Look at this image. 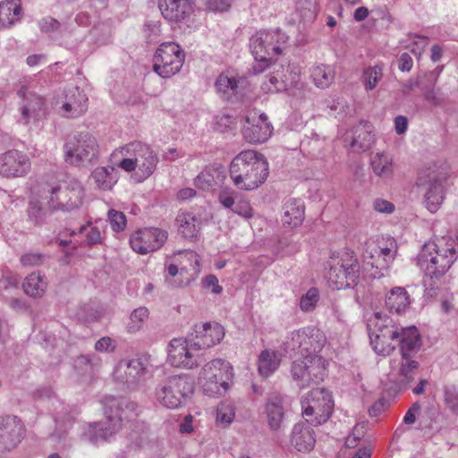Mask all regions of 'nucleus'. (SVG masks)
<instances>
[{
	"label": "nucleus",
	"mask_w": 458,
	"mask_h": 458,
	"mask_svg": "<svg viewBox=\"0 0 458 458\" xmlns=\"http://www.w3.org/2000/svg\"><path fill=\"white\" fill-rule=\"evenodd\" d=\"M456 259V251L452 244L429 242L423 245L417 259V265L424 274L425 292L430 297L437 295L443 279Z\"/></svg>",
	"instance_id": "nucleus-1"
},
{
	"label": "nucleus",
	"mask_w": 458,
	"mask_h": 458,
	"mask_svg": "<svg viewBox=\"0 0 458 458\" xmlns=\"http://www.w3.org/2000/svg\"><path fill=\"white\" fill-rule=\"evenodd\" d=\"M110 162L127 173H135L139 182L150 177L158 164V157L148 144L134 140L116 148Z\"/></svg>",
	"instance_id": "nucleus-2"
},
{
	"label": "nucleus",
	"mask_w": 458,
	"mask_h": 458,
	"mask_svg": "<svg viewBox=\"0 0 458 458\" xmlns=\"http://www.w3.org/2000/svg\"><path fill=\"white\" fill-rule=\"evenodd\" d=\"M229 174L233 185L242 191H253L268 176V163L255 150H243L232 160Z\"/></svg>",
	"instance_id": "nucleus-3"
},
{
	"label": "nucleus",
	"mask_w": 458,
	"mask_h": 458,
	"mask_svg": "<svg viewBox=\"0 0 458 458\" xmlns=\"http://www.w3.org/2000/svg\"><path fill=\"white\" fill-rule=\"evenodd\" d=\"M288 37L281 30H260L250 39V47L255 59L254 73L264 72L272 60L282 54Z\"/></svg>",
	"instance_id": "nucleus-4"
},
{
	"label": "nucleus",
	"mask_w": 458,
	"mask_h": 458,
	"mask_svg": "<svg viewBox=\"0 0 458 458\" xmlns=\"http://www.w3.org/2000/svg\"><path fill=\"white\" fill-rule=\"evenodd\" d=\"M327 278L331 287L349 288L355 285L360 276V265L353 252L333 254L328 261Z\"/></svg>",
	"instance_id": "nucleus-5"
},
{
	"label": "nucleus",
	"mask_w": 458,
	"mask_h": 458,
	"mask_svg": "<svg viewBox=\"0 0 458 458\" xmlns=\"http://www.w3.org/2000/svg\"><path fill=\"white\" fill-rule=\"evenodd\" d=\"M65 160L79 167H89L98 161L99 145L94 135L83 131L69 138L64 145Z\"/></svg>",
	"instance_id": "nucleus-6"
},
{
	"label": "nucleus",
	"mask_w": 458,
	"mask_h": 458,
	"mask_svg": "<svg viewBox=\"0 0 458 458\" xmlns=\"http://www.w3.org/2000/svg\"><path fill=\"white\" fill-rule=\"evenodd\" d=\"M233 377L230 363L223 359H215L202 367L198 380L205 394L217 396L228 390Z\"/></svg>",
	"instance_id": "nucleus-7"
},
{
	"label": "nucleus",
	"mask_w": 458,
	"mask_h": 458,
	"mask_svg": "<svg viewBox=\"0 0 458 458\" xmlns=\"http://www.w3.org/2000/svg\"><path fill=\"white\" fill-rule=\"evenodd\" d=\"M41 192L43 199L47 200L48 209L76 208L83 197V189L77 181L42 185Z\"/></svg>",
	"instance_id": "nucleus-8"
},
{
	"label": "nucleus",
	"mask_w": 458,
	"mask_h": 458,
	"mask_svg": "<svg viewBox=\"0 0 458 458\" xmlns=\"http://www.w3.org/2000/svg\"><path fill=\"white\" fill-rule=\"evenodd\" d=\"M370 344L376 352L382 355H388L394 350L396 342L401 331L392 323L388 318H382L377 312L368 322Z\"/></svg>",
	"instance_id": "nucleus-9"
},
{
	"label": "nucleus",
	"mask_w": 458,
	"mask_h": 458,
	"mask_svg": "<svg viewBox=\"0 0 458 458\" xmlns=\"http://www.w3.org/2000/svg\"><path fill=\"white\" fill-rule=\"evenodd\" d=\"M193 384L185 376H173L163 380L155 390V398L162 406L176 409L193 393Z\"/></svg>",
	"instance_id": "nucleus-10"
},
{
	"label": "nucleus",
	"mask_w": 458,
	"mask_h": 458,
	"mask_svg": "<svg viewBox=\"0 0 458 458\" xmlns=\"http://www.w3.org/2000/svg\"><path fill=\"white\" fill-rule=\"evenodd\" d=\"M302 416L312 425L328 420L334 409L331 394L324 388H313L301 400Z\"/></svg>",
	"instance_id": "nucleus-11"
},
{
	"label": "nucleus",
	"mask_w": 458,
	"mask_h": 458,
	"mask_svg": "<svg viewBox=\"0 0 458 458\" xmlns=\"http://www.w3.org/2000/svg\"><path fill=\"white\" fill-rule=\"evenodd\" d=\"M450 174V165L446 163H441L429 167L425 178H420V184H428L425 201L427 208L432 213L438 209L444 200L445 183Z\"/></svg>",
	"instance_id": "nucleus-12"
},
{
	"label": "nucleus",
	"mask_w": 458,
	"mask_h": 458,
	"mask_svg": "<svg viewBox=\"0 0 458 458\" xmlns=\"http://www.w3.org/2000/svg\"><path fill=\"white\" fill-rule=\"evenodd\" d=\"M185 54L180 45L165 42L159 45L153 57V70L162 78L178 73L184 63Z\"/></svg>",
	"instance_id": "nucleus-13"
},
{
	"label": "nucleus",
	"mask_w": 458,
	"mask_h": 458,
	"mask_svg": "<svg viewBox=\"0 0 458 458\" xmlns=\"http://www.w3.org/2000/svg\"><path fill=\"white\" fill-rule=\"evenodd\" d=\"M326 361L319 355H310L293 362L291 374L301 389L317 385L323 380Z\"/></svg>",
	"instance_id": "nucleus-14"
},
{
	"label": "nucleus",
	"mask_w": 458,
	"mask_h": 458,
	"mask_svg": "<svg viewBox=\"0 0 458 458\" xmlns=\"http://www.w3.org/2000/svg\"><path fill=\"white\" fill-rule=\"evenodd\" d=\"M167 352V360L175 368L192 369L205 360L203 352L196 345H193L191 338L189 340L172 339Z\"/></svg>",
	"instance_id": "nucleus-15"
},
{
	"label": "nucleus",
	"mask_w": 458,
	"mask_h": 458,
	"mask_svg": "<svg viewBox=\"0 0 458 458\" xmlns=\"http://www.w3.org/2000/svg\"><path fill=\"white\" fill-rule=\"evenodd\" d=\"M126 403L115 397H108L105 401L106 420L96 423L93 426V431L102 439H108L115 434L122 427L123 409L122 406Z\"/></svg>",
	"instance_id": "nucleus-16"
},
{
	"label": "nucleus",
	"mask_w": 458,
	"mask_h": 458,
	"mask_svg": "<svg viewBox=\"0 0 458 458\" xmlns=\"http://www.w3.org/2000/svg\"><path fill=\"white\" fill-rule=\"evenodd\" d=\"M273 126L264 113L249 111L244 116L242 136L250 144L263 143L272 135Z\"/></svg>",
	"instance_id": "nucleus-17"
},
{
	"label": "nucleus",
	"mask_w": 458,
	"mask_h": 458,
	"mask_svg": "<svg viewBox=\"0 0 458 458\" xmlns=\"http://www.w3.org/2000/svg\"><path fill=\"white\" fill-rule=\"evenodd\" d=\"M167 240V232L156 227L137 230L130 238L131 249L139 254H147L160 249Z\"/></svg>",
	"instance_id": "nucleus-18"
},
{
	"label": "nucleus",
	"mask_w": 458,
	"mask_h": 458,
	"mask_svg": "<svg viewBox=\"0 0 458 458\" xmlns=\"http://www.w3.org/2000/svg\"><path fill=\"white\" fill-rule=\"evenodd\" d=\"M148 366L140 359L123 360L115 366L114 379L128 387L137 386L148 374Z\"/></svg>",
	"instance_id": "nucleus-19"
},
{
	"label": "nucleus",
	"mask_w": 458,
	"mask_h": 458,
	"mask_svg": "<svg viewBox=\"0 0 458 458\" xmlns=\"http://www.w3.org/2000/svg\"><path fill=\"white\" fill-rule=\"evenodd\" d=\"M31 168L27 154L11 149L0 154V175L4 178H18L27 175Z\"/></svg>",
	"instance_id": "nucleus-20"
},
{
	"label": "nucleus",
	"mask_w": 458,
	"mask_h": 458,
	"mask_svg": "<svg viewBox=\"0 0 458 458\" xmlns=\"http://www.w3.org/2000/svg\"><path fill=\"white\" fill-rule=\"evenodd\" d=\"M20 83L21 87L18 90V95L23 100L20 107L21 114V121L27 124L30 121L40 120L46 114L45 99L34 91L30 90V88L22 84L21 81Z\"/></svg>",
	"instance_id": "nucleus-21"
},
{
	"label": "nucleus",
	"mask_w": 458,
	"mask_h": 458,
	"mask_svg": "<svg viewBox=\"0 0 458 458\" xmlns=\"http://www.w3.org/2000/svg\"><path fill=\"white\" fill-rule=\"evenodd\" d=\"M224 336L225 329L220 324L206 322L194 326L191 339L193 345H196L201 352L219 344Z\"/></svg>",
	"instance_id": "nucleus-22"
},
{
	"label": "nucleus",
	"mask_w": 458,
	"mask_h": 458,
	"mask_svg": "<svg viewBox=\"0 0 458 458\" xmlns=\"http://www.w3.org/2000/svg\"><path fill=\"white\" fill-rule=\"evenodd\" d=\"M24 426L21 420L13 415L0 418V450H12L22 439Z\"/></svg>",
	"instance_id": "nucleus-23"
},
{
	"label": "nucleus",
	"mask_w": 458,
	"mask_h": 458,
	"mask_svg": "<svg viewBox=\"0 0 458 458\" xmlns=\"http://www.w3.org/2000/svg\"><path fill=\"white\" fill-rule=\"evenodd\" d=\"M158 7L166 21L180 23L188 21L193 13L194 1L158 0Z\"/></svg>",
	"instance_id": "nucleus-24"
},
{
	"label": "nucleus",
	"mask_w": 458,
	"mask_h": 458,
	"mask_svg": "<svg viewBox=\"0 0 458 458\" xmlns=\"http://www.w3.org/2000/svg\"><path fill=\"white\" fill-rule=\"evenodd\" d=\"M88 109V98L78 87L65 91L60 113L68 118H76L82 115Z\"/></svg>",
	"instance_id": "nucleus-25"
},
{
	"label": "nucleus",
	"mask_w": 458,
	"mask_h": 458,
	"mask_svg": "<svg viewBox=\"0 0 458 458\" xmlns=\"http://www.w3.org/2000/svg\"><path fill=\"white\" fill-rule=\"evenodd\" d=\"M395 256V250H394L393 242L389 247H380L377 244H368L367 249L363 253L365 260L368 261L371 267H375L381 270L387 269L389 265L394 261Z\"/></svg>",
	"instance_id": "nucleus-26"
},
{
	"label": "nucleus",
	"mask_w": 458,
	"mask_h": 458,
	"mask_svg": "<svg viewBox=\"0 0 458 458\" xmlns=\"http://www.w3.org/2000/svg\"><path fill=\"white\" fill-rule=\"evenodd\" d=\"M302 334L306 336L301 341L302 358L310 355H318L317 353L323 349L327 342L325 334L315 327H303Z\"/></svg>",
	"instance_id": "nucleus-27"
},
{
	"label": "nucleus",
	"mask_w": 458,
	"mask_h": 458,
	"mask_svg": "<svg viewBox=\"0 0 458 458\" xmlns=\"http://www.w3.org/2000/svg\"><path fill=\"white\" fill-rule=\"evenodd\" d=\"M314 430L305 423H297L292 431L291 444L300 452H310L315 446Z\"/></svg>",
	"instance_id": "nucleus-28"
},
{
	"label": "nucleus",
	"mask_w": 458,
	"mask_h": 458,
	"mask_svg": "<svg viewBox=\"0 0 458 458\" xmlns=\"http://www.w3.org/2000/svg\"><path fill=\"white\" fill-rule=\"evenodd\" d=\"M395 363L396 364L392 367V372L395 375L398 384L406 386L414 380L420 364L412 357H401Z\"/></svg>",
	"instance_id": "nucleus-29"
},
{
	"label": "nucleus",
	"mask_w": 458,
	"mask_h": 458,
	"mask_svg": "<svg viewBox=\"0 0 458 458\" xmlns=\"http://www.w3.org/2000/svg\"><path fill=\"white\" fill-rule=\"evenodd\" d=\"M396 343L400 345L401 357H412L420 346V335L415 327L402 328Z\"/></svg>",
	"instance_id": "nucleus-30"
},
{
	"label": "nucleus",
	"mask_w": 458,
	"mask_h": 458,
	"mask_svg": "<svg viewBox=\"0 0 458 458\" xmlns=\"http://www.w3.org/2000/svg\"><path fill=\"white\" fill-rule=\"evenodd\" d=\"M175 222L179 233L187 239L195 238L201 227L200 218L191 212H179Z\"/></svg>",
	"instance_id": "nucleus-31"
},
{
	"label": "nucleus",
	"mask_w": 458,
	"mask_h": 458,
	"mask_svg": "<svg viewBox=\"0 0 458 458\" xmlns=\"http://www.w3.org/2000/svg\"><path fill=\"white\" fill-rule=\"evenodd\" d=\"M281 354L275 350L265 349L258 358V371L261 377H267L272 375L280 366Z\"/></svg>",
	"instance_id": "nucleus-32"
},
{
	"label": "nucleus",
	"mask_w": 458,
	"mask_h": 458,
	"mask_svg": "<svg viewBox=\"0 0 458 458\" xmlns=\"http://www.w3.org/2000/svg\"><path fill=\"white\" fill-rule=\"evenodd\" d=\"M118 168L116 165L97 167L91 174L97 187L103 191H108L118 181Z\"/></svg>",
	"instance_id": "nucleus-33"
},
{
	"label": "nucleus",
	"mask_w": 458,
	"mask_h": 458,
	"mask_svg": "<svg viewBox=\"0 0 458 458\" xmlns=\"http://www.w3.org/2000/svg\"><path fill=\"white\" fill-rule=\"evenodd\" d=\"M304 218V206L301 199H291L284 205L283 223L289 227H297Z\"/></svg>",
	"instance_id": "nucleus-34"
},
{
	"label": "nucleus",
	"mask_w": 458,
	"mask_h": 458,
	"mask_svg": "<svg viewBox=\"0 0 458 458\" xmlns=\"http://www.w3.org/2000/svg\"><path fill=\"white\" fill-rule=\"evenodd\" d=\"M410 304V295L403 287H394L386 295V306L390 311L403 313Z\"/></svg>",
	"instance_id": "nucleus-35"
},
{
	"label": "nucleus",
	"mask_w": 458,
	"mask_h": 458,
	"mask_svg": "<svg viewBox=\"0 0 458 458\" xmlns=\"http://www.w3.org/2000/svg\"><path fill=\"white\" fill-rule=\"evenodd\" d=\"M21 16L20 0H5L0 2V29L9 28L17 22Z\"/></svg>",
	"instance_id": "nucleus-36"
},
{
	"label": "nucleus",
	"mask_w": 458,
	"mask_h": 458,
	"mask_svg": "<svg viewBox=\"0 0 458 458\" xmlns=\"http://www.w3.org/2000/svg\"><path fill=\"white\" fill-rule=\"evenodd\" d=\"M224 179V171L219 167L211 166L199 174L194 180V184L200 190L209 191L222 183Z\"/></svg>",
	"instance_id": "nucleus-37"
},
{
	"label": "nucleus",
	"mask_w": 458,
	"mask_h": 458,
	"mask_svg": "<svg viewBox=\"0 0 458 458\" xmlns=\"http://www.w3.org/2000/svg\"><path fill=\"white\" fill-rule=\"evenodd\" d=\"M266 414L269 428L272 430L279 429L284 415L283 398L280 395H273L267 400Z\"/></svg>",
	"instance_id": "nucleus-38"
},
{
	"label": "nucleus",
	"mask_w": 458,
	"mask_h": 458,
	"mask_svg": "<svg viewBox=\"0 0 458 458\" xmlns=\"http://www.w3.org/2000/svg\"><path fill=\"white\" fill-rule=\"evenodd\" d=\"M373 143L374 135L371 132L370 124L368 122L360 123L355 129L351 147L355 151L363 152L369 149Z\"/></svg>",
	"instance_id": "nucleus-39"
},
{
	"label": "nucleus",
	"mask_w": 458,
	"mask_h": 458,
	"mask_svg": "<svg viewBox=\"0 0 458 458\" xmlns=\"http://www.w3.org/2000/svg\"><path fill=\"white\" fill-rule=\"evenodd\" d=\"M370 165L374 174L381 178H388L393 174V158L389 154L384 152L372 154Z\"/></svg>",
	"instance_id": "nucleus-40"
},
{
	"label": "nucleus",
	"mask_w": 458,
	"mask_h": 458,
	"mask_svg": "<svg viewBox=\"0 0 458 458\" xmlns=\"http://www.w3.org/2000/svg\"><path fill=\"white\" fill-rule=\"evenodd\" d=\"M22 287L27 295L32 298H39L45 293L47 283L44 276L34 272L24 279Z\"/></svg>",
	"instance_id": "nucleus-41"
},
{
	"label": "nucleus",
	"mask_w": 458,
	"mask_h": 458,
	"mask_svg": "<svg viewBox=\"0 0 458 458\" xmlns=\"http://www.w3.org/2000/svg\"><path fill=\"white\" fill-rule=\"evenodd\" d=\"M289 69L290 65L288 66L287 73H284L282 76L273 75L270 77V83L274 85L277 90L281 89H288L292 87H296L298 89H301L303 87L302 83L300 85V71L295 67L291 71H289Z\"/></svg>",
	"instance_id": "nucleus-42"
},
{
	"label": "nucleus",
	"mask_w": 458,
	"mask_h": 458,
	"mask_svg": "<svg viewBox=\"0 0 458 458\" xmlns=\"http://www.w3.org/2000/svg\"><path fill=\"white\" fill-rule=\"evenodd\" d=\"M182 259L190 262L191 267H188L186 265H183L182 261H180V269L177 265L170 264L166 267L167 275L171 277H174L176 275L182 276L184 273H188L190 270L194 271L195 273L199 272V259L197 253L193 251H183L179 253Z\"/></svg>",
	"instance_id": "nucleus-43"
},
{
	"label": "nucleus",
	"mask_w": 458,
	"mask_h": 458,
	"mask_svg": "<svg viewBox=\"0 0 458 458\" xmlns=\"http://www.w3.org/2000/svg\"><path fill=\"white\" fill-rule=\"evenodd\" d=\"M303 328L291 332L281 344V348L284 354L293 356L294 354L301 355V341L306 337L303 335Z\"/></svg>",
	"instance_id": "nucleus-44"
},
{
	"label": "nucleus",
	"mask_w": 458,
	"mask_h": 458,
	"mask_svg": "<svg viewBox=\"0 0 458 458\" xmlns=\"http://www.w3.org/2000/svg\"><path fill=\"white\" fill-rule=\"evenodd\" d=\"M78 234L84 238L81 244L85 246L100 244L103 241V232L92 223L81 226Z\"/></svg>",
	"instance_id": "nucleus-45"
},
{
	"label": "nucleus",
	"mask_w": 458,
	"mask_h": 458,
	"mask_svg": "<svg viewBox=\"0 0 458 458\" xmlns=\"http://www.w3.org/2000/svg\"><path fill=\"white\" fill-rule=\"evenodd\" d=\"M311 77L318 88H328L335 80V72L330 66L318 65L312 70Z\"/></svg>",
	"instance_id": "nucleus-46"
},
{
	"label": "nucleus",
	"mask_w": 458,
	"mask_h": 458,
	"mask_svg": "<svg viewBox=\"0 0 458 458\" xmlns=\"http://www.w3.org/2000/svg\"><path fill=\"white\" fill-rule=\"evenodd\" d=\"M383 76V67L374 65L366 68L362 74V83L366 91L375 89Z\"/></svg>",
	"instance_id": "nucleus-47"
},
{
	"label": "nucleus",
	"mask_w": 458,
	"mask_h": 458,
	"mask_svg": "<svg viewBox=\"0 0 458 458\" xmlns=\"http://www.w3.org/2000/svg\"><path fill=\"white\" fill-rule=\"evenodd\" d=\"M32 200L30 202L28 208V216L30 219L36 225H41L47 218V209L45 206H47V200Z\"/></svg>",
	"instance_id": "nucleus-48"
},
{
	"label": "nucleus",
	"mask_w": 458,
	"mask_h": 458,
	"mask_svg": "<svg viewBox=\"0 0 458 458\" xmlns=\"http://www.w3.org/2000/svg\"><path fill=\"white\" fill-rule=\"evenodd\" d=\"M148 310L146 307H140L135 309L130 317V322L127 325L129 333H136L140 331L145 321L148 318Z\"/></svg>",
	"instance_id": "nucleus-49"
},
{
	"label": "nucleus",
	"mask_w": 458,
	"mask_h": 458,
	"mask_svg": "<svg viewBox=\"0 0 458 458\" xmlns=\"http://www.w3.org/2000/svg\"><path fill=\"white\" fill-rule=\"evenodd\" d=\"M319 301V292L317 288L312 287L303 294L300 300V308L304 312L312 311Z\"/></svg>",
	"instance_id": "nucleus-50"
},
{
	"label": "nucleus",
	"mask_w": 458,
	"mask_h": 458,
	"mask_svg": "<svg viewBox=\"0 0 458 458\" xmlns=\"http://www.w3.org/2000/svg\"><path fill=\"white\" fill-rule=\"evenodd\" d=\"M238 193L230 187H225L220 190L217 195L218 202L230 211L233 208L237 199Z\"/></svg>",
	"instance_id": "nucleus-51"
},
{
	"label": "nucleus",
	"mask_w": 458,
	"mask_h": 458,
	"mask_svg": "<svg viewBox=\"0 0 458 458\" xmlns=\"http://www.w3.org/2000/svg\"><path fill=\"white\" fill-rule=\"evenodd\" d=\"M101 365V360L95 354L81 355L76 360V367L84 369L89 373H94Z\"/></svg>",
	"instance_id": "nucleus-52"
},
{
	"label": "nucleus",
	"mask_w": 458,
	"mask_h": 458,
	"mask_svg": "<svg viewBox=\"0 0 458 458\" xmlns=\"http://www.w3.org/2000/svg\"><path fill=\"white\" fill-rule=\"evenodd\" d=\"M234 418V411L231 404L221 403L216 410V422L224 427L230 425Z\"/></svg>",
	"instance_id": "nucleus-53"
},
{
	"label": "nucleus",
	"mask_w": 458,
	"mask_h": 458,
	"mask_svg": "<svg viewBox=\"0 0 458 458\" xmlns=\"http://www.w3.org/2000/svg\"><path fill=\"white\" fill-rule=\"evenodd\" d=\"M216 87L219 92H223L224 94L233 93L237 89V81L234 77L221 74L216 79Z\"/></svg>",
	"instance_id": "nucleus-54"
},
{
	"label": "nucleus",
	"mask_w": 458,
	"mask_h": 458,
	"mask_svg": "<svg viewBox=\"0 0 458 458\" xmlns=\"http://www.w3.org/2000/svg\"><path fill=\"white\" fill-rule=\"evenodd\" d=\"M444 401L451 411L458 413V390L454 386H445Z\"/></svg>",
	"instance_id": "nucleus-55"
},
{
	"label": "nucleus",
	"mask_w": 458,
	"mask_h": 458,
	"mask_svg": "<svg viewBox=\"0 0 458 458\" xmlns=\"http://www.w3.org/2000/svg\"><path fill=\"white\" fill-rule=\"evenodd\" d=\"M108 219L111 227L115 232L123 231L126 226V216L123 212L111 209L108 212Z\"/></svg>",
	"instance_id": "nucleus-56"
},
{
	"label": "nucleus",
	"mask_w": 458,
	"mask_h": 458,
	"mask_svg": "<svg viewBox=\"0 0 458 458\" xmlns=\"http://www.w3.org/2000/svg\"><path fill=\"white\" fill-rule=\"evenodd\" d=\"M45 255L38 252H29L23 254L20 260L24 267H35L40 266L45 261Z\"/></svg>",
	"instance_id": "nucleus-57"
},
{
	"label": "nucleus",
	"mask_w": 458,
	"mask_h": 458,
	"mask_svg": "<svg viewBox=\"0 0 458 458\" xmlns=\"http://www.w3.org/2000/svg\"><path fill=\"white\" fill-rule=\"evenodd\" d=\"M232 212L244 217L250 218L253 216V209L250 202L243 199H238Z\"/></svg>",
	"instance_id": "nucleus-58"
},
{
	"label": "nucleus",
	"mask_w": 458,
	"mask_h": 458,
	"mask_svg": "<svg viewBox=\"0 0 458 458\" xmlns=\"http://www.w3.org/2000/svg\"><path fill=\"white\" fill-rule=\"evenodd\" d=\"M55 395V391L50 386H39L32 394L33 398L38 401L49 400Z\"/></svg>",
	"instance_id": "nucleus-59"
},
{
	"label": "nucleus",
	"mask_w": 458,
	"mask_h": 458,
	"mask_svg": "<svg viewBox=\"0 0 458 458\" xmlns=\"http://www.w3.org/2000/svg\"><path fill=\"white\" fill-rule=\"evenodd\" d=\"M116 348L115 341L108 336L100 338L95 344V350L99 352H113Z\"/></svg>",
	"instance_id": "nucleus-60"
},
{
	"label": "nucleus",
	"mask_w": 458,
	"mask_h": 458,
	"mask_svg": "<svg viewBox=\"0 0 458 458\" xmlns=\"http://www.w3.org/2000/svg\"><path fill=\"white\" fill-rule=\"evenodd\" d=\"M202 284L205 288H211L212 293L220 294L223 292V287L219 285L218 279L214 275H208L202 279Z\"/></svg>",
	"instance_id": "nucleus-61"
},
{
	"label": "nucleus",
	"mask_w": 458,
	"mask_h": 458,
	"mask_svg": "<svg viewBox=\"0 0 458 458\" xmlns=\"http://www.w3.org/2000/svg\"><path fill=\"white\" fill-rule=\"evenodd\" d=\"M413 38L416 40L413 41L411 51L414 55L420 57L428 45V38L415 35Z\"/></svg>",
	"instance_id": "nucleus-62"
},
{
	"label": "nucleus",
	"mask_w": 458,
	"mask_h": 458,
	"mask_svg": "<svg viewBox=\"0 0 458 458\" xmlns=\"http://www.w3.org/2000/svg\"><path fill=\"white\" fill-rule=\"evenodd\" d=\"M373 208L379 213L391 214L394 211V205L392 202L382 199H377L373 202Z\"/></svg>",
	"instance_id": "nucleus-63"
},
{
	"label": "nucleus",
	"mask_w": 458,
	"mask_h": 458,
	"mask_svg": "<svg viewBox=\"0 0 458 458\" xmlns=\"http://www.w3.org/2000/svg\"><path fill=\"white\" fill-rule=\"evenodd\" d=\"M420 409V404L418 402L414 403L406 411L403 417V423L406 425H412L416 421L417 415Z\"/></svg>",
	"instance_id": "nucleus-64"
}]
</instances>
